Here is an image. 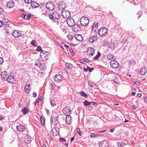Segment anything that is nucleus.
<instances>
[{
	"label": "nucleus",
	"mask_w": 147,
	"mask_h": 147,
	"mask_svg": "<svg viewBox=\"0 0 147 147\" xmlns=\"http://www.w3.org/2000/svg\"><path fill=\"white\" fill-rule=\"evenodd\" d=\"M9 75L7 72L4 71L1 73V77L2 80L3 81H7Z\"/></svg>",
	"instance_id": "obj_15"
},
{
	"label": "nucleus",
	"mask_w": 147,
	"mask_h": 147,
	"mask_svg": "<svg viewBox=\"0 0 147 147\" xmlns=\"http://www.w3.org/2000/svg\"><path fill=\"white\" fill-rule=\"evenodd\" d=\"M144 102H147V97H145L144 99Z\"/></svg>",
	"instance_id": "obj_62"
},
{
	"label": "nucleus",
	"mask_w": 147,
	"mask_h": 147,
	"mask_svg": "<svg viewBox=\"0 0 147 147\" xmlns=\"http://www.w3.org/2000/svg\"><path fill=\"white\" fill-rule=\"evenodd\" d=\"M142 96V94L141 93H138L137 94V97L139 98H140Z\"/></svg>",
	"instance_id": "obj_57"
},
{
	"label": "nucleus",
	"mask_w": 147,
	"mask_h": 147,
	"mask_svg": "<svg viewBox=\"0 0 147 147\" xmlns=\"http://www.w3.org/2000/svg\"><path fill=\"white\" fill-rule=\"evenodd\" d=\"M48 16L52 20H58L61 17L60 14L56 11L53 12L52 14H49Z\"/></svg>",
	"instance_id": "obj_2"
},
{
	"label": "nucleus",
	"mask_w": 147,
	"mask_h": 147,
	"mask_svg": "<svg viewBox=\"0 0 147 147\" xmlns=\"http://www.w3.org/2000/svg\"><path fill=\"white\" fill-rule=\"evenodd\" d=\"M92 30L93 32L96 33L97 32H98L99 30L98 28H94V29H93V28H92Z\"/></svg>",
	"instance_id": "obj_44"
},
{
	"label": "nucleus",
	"mask_w": 147,
	"mask_h": 147,
	"mask_svg": "<svg viewBox=\"0 0 147 147\" xmlns=\"http://www.w3.org/2000/svg\"><path fill=\"white\" fill-rule=\"evenodd\" d=\"M89 22L88 18L86 17H82L80 19V24L83 26H86L87 25Z\"/></svg>",
	"instance_id": "obj_3"
},
{
	"label": "nucleus",
	"mask_w": 147,
	"mask_h": 147,
	"mask_svg": "<svg viewBox=\"0 0 147 147\" xmlns=\"http://www.w3.org/2000/svg\"><path fill=\"white\" fill-rule=\"evenodd\" d=\"M46 7L49 10H53L55 7V6L53 3L52 2L47 3L46 4Z\"/></svg>",
	"instance_id": "obj_8"
},
{
	"label": "nucleus",
	"mask_w": 147,
	"mask_h": 147,
	"mask_svg": "<svg viewBox=\"0 0 147 147\" xmlns=\"http://www.w3.org/2000/svg\"><path fill=\"white\" fill-rule=\"evenodd\" d=\"M40 120L41 124L42 125H44L45 124V118L43 116H40Z\"/></svg>",
	"instance_id": "obj_29"
},
{
	"label": "nucleus",
	"mask_w": 147,
	"mask_h": 147,
	"mask_svg": "<svg viewBox=\"0 0 147 147\" xmlns=\"http://www.w3.org/2000/svg\"><path fill=\"white\" fill-rule=\"evenodd\" d=\"M111 67L114 68H117L119 66V63L115 60L112 61L110 62Z\"/></svg>",
	"instance_id": "obj_13"
},
{
	"label": "nucleus",
	"mask_w": 147,
	"mask_h": 147,
	"mask_svg": "<svg viewBox=\"0 0 147 147\" xmlns=\"http://www.w3.org/2000/svg\"><path fill=\"white\" fill-rule=\"evenodd\" d=\"M50 103L52 106H54L55 105V101L53 100H51L50 101Z\"/></svg>",
	"instance_id": "obj_45"
},
{
	"label": "nucleus",
	"mask_w": 147,
	"mask_h": 147,
	"mask_svg": "<svg viewBox=\"0 0 147 147\" xmlns=\"http://www.w3.org/2000/svg\"><path fill=\"white\" fill-rule=\"evenodd\" d=\"M91 104H92V105L94 106L95 107H97V104L94 102H91Z\"/></svg>",
	"instance_id": "obj_47"
},
{
	"label": "nucleus",
	"mask_w": 147,
	"mask_h": 147,
	"mask_svg": "<svg viewBox=\"0 0 147 147\" xmlns=\"http://www.w3.org/2000/svg\"><path fill=\"white\" fill-rule=\"evenodd\" d=\"M12 35L15 37H18L21 35V32L18 30H14L12 33Z\"/></svg>",
	"instance_id": "obj_17"
},
{
	"label": "nucleus",
	"mask_w": 147,
	"mask_h": 147,
	"mask_svg": "<svg viewBox=\"0 0 147 147\" xmlns=\"http://www.w3.org/2000/svg\"><path fill=\"white\" fill-rule=\"evenodd\" d=\"M108 48L113 50L115 48V44L113 42L111 43L108 45Z\"/></svg>",
	"instance_id": "obj_28"
},
{
	"label": "nucleus",
	"mask_w": 147,
	"mask_h": 147,
	"mask_svg": "<svg viewBox=\"0 0 147 147\" xmlns=\"http://www.w3.org/2000/svg\"><path fill=\"white\" fill-rule=\"evenodd\" d=\"M3 61V59L2 58L0 57V65L1 64Z\"/></svg>",
	"instance_id": "obj_59"
},
{
	"label": "nucleus",
	"mask_w": 147,
	"mask_h": 147,
	"mask_svg": "<svg viewBox=\"0 0 147 147\" xmlns=\"http://www.w3.org/2000/svg\"><path fill=\"white\" fill-rule=\"evenodd\" d=\"M67 37L68 38V39L70 40H71L73 38V36L70 34H69L67 35Z\"/></svg>",
	"instance_id": "obj_43"
},
{
	"label": "nucleus",
	"mask_w": 147,
	"mask_h": 147,
	"mask_svg": "<svg viewBox=\"0 0 147 147\" xmlns=\"http://www.w3.org/2000/svg\"><path fill=\"white\" fill-rule=\"evenodd\" d=\"M62 112L64 115L67 116L71 113V110L70 107H67L63 109Z\"/></svg>",
	"instance_id": "obj_10"
},
{
	"label": "nucleus",
	"mask_w": 147,
	"mask_h": 147,
	"mask_svg": "<svg viewBox=\"0 0 147 147\" xmlns=\"http://www.w3.org/2000/svg\"><path fill=\"white\" fill-rule=\"evenodd\" d=\"M72 26H73L72 28L73 31L74 32H77L81 30L80 26L78 24H74Z\"/></svg>",
	"instance_id": "obj_16"
},
{
	"label": "nucleus",
	"mask_w": 147,
	"mask_h": 147,
	"mask_svg": "<svg viewBox=\"0 0 147 147\" xmlns=\"http://www.w3.org/2000/svg\"><path fill=\"white\" fill-rule=\"evenodd\" d=\"M51 124L52 125L54 124L56 125L57 127L59 126V118L57 117H51L50 119Z\"/></svg>",
	"instance_id": "obj_4"
},
{
	"label": "nucleus",
	"mask_w": 147,
	"mask_h": 147,
	"mask_svg": "<svg viewBox=\"0 0 147 147\" xmlns=\"http://www.w3.org/2000/svg\"><path fill=\"white\" fill-rule=\"evenodd\" d=\"M31 5L32 8H36L37 7V3L35 1L31 2Z\"/></svg>",
	"instance_id": "obj_35"
},
{
	"label": "nucleus",
	"mask_w": 147,
	"mask_h": 147,
	"mask_svg": "<svg viewBox=\"0 0 147 147\" xmlns=\"http://www.w3.org/2000/svg\"><path fill=\"white\" fill-rule=\"evenodd\" d=\"M108 32V30L105 27L101 28L98 30V34L101 36H104L106 35Z\"/></svg>",
	"instance_id": "obj_5"
},
{
	"label": "nucleus",
	"mask_w": 147,
	"mask_h": 147,
	"mask_svg": "<svg viewBox=\"0 0 147 147\" xmlns=\"http://www.w3.org/2000/svg\"><path fill=\"white\" fill-rule=\"evenodd\" d=\"M66 21L68 25L70 27L74 26L75 22L74 19L72 18H70L67 19Z\"/></svg>",
	"instance_id": "obj_9"
},
{
	"label": "nucleus",
	"mask_w": 147,
	"mask_h": 147,
	"mask_svg": "<svg viewBox=\"0 0 147 147\" xmlns=\"http://www.w3.org/2000/svg\"><path fill=\"white\" fill-rule=\"evenodd\" d=\"M65 5L64 3L62 2L60 3L58 5V7L60 10H62L65 9Z\"/></svg>",
	"instance_id": "obj_22"
},
{
	"label": "nucleus",
	"mask_w": 147,
	"mask_h": 147,
	"mask_svg": "<svg viewBox=\"0 0 147 147\" xmlns=\"http://www.w3.org/2000/svg\"><path fill=\"white\" fill-rule=\"evenodd\" d=\"M80 93V95L83 97L86 98L88 96L83 91L81 92Z\"/></svg>",
	"instance_id": "obj_38"
},
{
	"label": "nucleus",
	"mask_w": 147,
	"mask_h": 147,
	"mask_svg": "<svg viewBox=\"0 0 147 147\" xmlns=\"http://www.w3.org/2000/svg\"><path fill=\"white\" fill-rule=\"evenodd\" d=\"M37 5H38L37 6V8L38 7V9H42V8L44 7V6H39V5L38 3H37Z\"/></svg>",
	"instance_id": "obj_52"
},
{
	"label": "nucleus",
	"mask_w": 147,
	"mask_h": 147,
	"mask_svg": "<svg viewBox=\"0 0 147 147\" xmlns=\"http://www.w3.org/2000/svg\"><path fill=\"white\" fill-rule=\"evenodd\" d=\"M29 84H26L24 87V90L25 92L27 94H28L30 90Z\"/></svg>",
	"instance_id": "obj_23"
},
{
	"label": "nucleus",
	"mask_w": 147,
	"mask_h": 147,
	"mask_svg": "<svg viewBox=\"0 0 147 147\" xmlns=\"http://www.w3.org/2000/svg\"><path fill=\"white\" fill-rule=\"evenodd\" d=\"M16 128L17 131L20 132H23L25 129L24 126L21 125L17 126Z\"/></svg>",
	"instance_id": "obj_20"
},
{
	"label": "nucleus",
	"mask_w": 147,
	"mask_h": 147,
	"mask_svg": "<svg viewBox=\"0 0 147 147\" xmlns=\"http://www.w3.org/2000/svg\"><path fill=\"white\" fill-rule=\"evenodd\" d=\"M113 82L116 83H118V80L117 79H115L113 80Z\"/></svg>",
	"instance_id": "obj_64"
},
{
	"label": "nucleus",
	"mask_w": 147,
	"mask_h": 147,
	"mask_svg": "<svg viewBox=\"0 0 147 147\" xmlns=\"http://www.w3.org/2000/svg\"><path fill=\"white\" fill-rule=\"evenodd\" d=\"M37 96V94L35 92L33 93V96L34 97H36Z\"/></svg>",
	"instance_id": "obj_63"
},
{
	"label": "nucleus",
	"mask_w": 147,
	"mask_h": 147,
	"mask_svg": "<svg viewBox=\"0 0 147 147\" xmlns=\"http://www.w3.org/2000/svg\"><path fill=\"white\" fill-rule=\"evenodd\" d=\"M42 51V49L41 47L40 46L37 47V51Z\"/></svg>",
	"instance_id": "obj_49"
},
{
	"label": "nucleus",
	"mask_w": 147,
	"mask_h": 147,
	"mask_svg": "<svg viewBox=\"0 0 147 147\" xmlns=\"http://www.w3.org/2000/svg\"><path fill=\"white\" fill-rule=\"evenodd\" d=\"M95 135L94 134H92L90 135V137L91 138H94L95 137Z\"/></svg>",
	"instance_id": "obj_55"
},
{
	"label": "nucleus",
	"mask_w": 147,
	"mask_h": 147,
	"mask_svg": "<svg viewBox=\"0 0 147 147\" xmlns=\"http://www.w3.org/2000/svg\"><path fill=\"white\" fill-rule=\"evenodd\" d=\"M64 46L67 48V50L68 51V49L70 48L69 46L68 45L66 44H64Z\"/></svg>",
	"instance_id": "obj_53"
},
{
	"label": "nucleus",
	"mask_w": 147,
	"mask_h": 147,
	"mask_svg": "<svg viewBox=\"0 0 147 147\" xmlns=\"http://www.w3.org/2000/svg\"><path fill=\"white\" fill-rule=\"evenodd\" d=\"M26 15L22 14V17L24 19H25L26 18Z\"/></svg>",
	"instance_id": "obj_61"
},
{
	"label": "nucleus",
	"mask_w": 147,
	"mask_h": 147,
	"mask_svg": "<svg viewBox=\"0 0 147 147\" xmlns=\"http://www.w3.org/2000/svg\"><path fill=\"white\" fill-rule=\"evenodd\" d=\"M108 143L106 140L103 141L101 142L99 144L100 147H108Z\"/></svg>",
	"instance_id": "obj_19"
},
{
	"label": "nucleus",
	"mask_w": 147,
	"mask_h": 147,
	"mask_svg": "<svg viewBox=\"0 0 147 147\" xmlns=\"http://www.w3.org/2000/svg\"><path fill=\"white\" fill-rule=\"evenodd\" d=\"M59 141L61 142H66V140L64 138H61L59 139Z\"/></svg>",
	"instance_id": "obj_50"
},
{
	"label": "nucleus",
	"mask_w": 147,
	"mask_h": 147,
	"mask_svg": "<svg viewBox=\"0 0 147 147\" xmlns=\"http://www.w3.org/2000/svg\"><path fill=\"white\" fill-rule=\"evenodd\" d=\"M62 15L63 17L66 19H68L71 16V12L69 11L68 10H63L62 11Z\"/></svg>",
	"instance_id": "obj_6"
},
{
	"label": "nucleus",
	"mask_w": 147,
	"mask_h": 147,
	"mask_svg": "<svg viewBox=\"0 0 147 147\" xmlns=\"http://www.w3.org/2000/svg\"><path fill=\"white\" fill-rule=\"evenodd\" d=\"M77 131L78 133L79 134V135L80 136H81L82 132L81 131H80V128H78L77 129Z\"/></svg>",
	"instance_id": "obj_46"
},
{
	"label": "nucleus",
	"mask_w": 147,
	"mask_h": 147,
	"mask_svg": "<svg viewBox=\"0 0 147 147\" xmlns=\"http://www.w3.org/2000/svg\"><path fill=\"white\" fill-rule=\"evenodd\" d=\"M94 69L93 68H91L88 67L86 69H85V68H84V71L86 72H87L88 71H89L90 72H91Z\"/></svg>",
	"instance_id": "obj_34"
},
{
	"label": "nucleus",
	"mask_w": 147,
	"mask_h": 147,
	"mask_svg": "<svg viewBox=\"0 0 147 147\" xmlns=\"http://www.w3.org/2000/svg\"><path fill=\"white\" fill-rule=\"evenodd\" d=\"M125 145V144L123 142H120V146H124Z\"/></svg>",
	"instance_id": "obj_56"
},
{
	"label": "nucleus",
	"mask_w": 147,
	"mask_h": 147,
	"mask_svg": "<svg viewBox=\"0 0 147 147\" xmlns=\"http://www.w3.org/2000/svg\"><path fill=\"white\" fill-rule=\"evenodd\" d=\"M83 104L84 106H90L91 105V102H89L87 100H85L83 102Z\"/></svg>",
	"instance_id": "obj_30"
},
{
	"label": "nucleus",
	"mask_w": 147,
	"mask_h": 147,
	"mask_svg": "<svg viewBox=\"0 0 147 147\" xmlns=\"http://www.w3.org/2000/svg\"><path fill=\"white\" fill-rule=\"evenodd\" d=\"M76 39L79 41H81L83 40V38L82 36L80 34H76L75 36Z\"/></svg>",
	"instance_id": "obj_25"
},
{
	"label": "nucleus",
	"mask_w": 147,
	"mask_h": 147,
	"mask_svg": "<svg viewBox=\"0 0 147 147\" xmlns=\"http://www.w3.org/2000/svg\"><path fill=\"white\" fill-rule=\"evenodd\" d=\"M65 66L66 68L69 69H71L73 67L72 65L70 63H66Z\"/></svg>",
	"instance_id": "obj_32"
},
{
	"label": "nucleus",
	"mask_w": 147,
	"mask_h": 147,
	"mask_svg": "<svg viewBox=\"0 0 147 147\" xmlns=\"http://www.w3.org/2000/svg\"><path fill=\"white\" fill-rule=\"evenodd\" d=\"M113 57V55L111 54H109L107 56V58L109 60H111Z\"/></svg>",
	"instance_id": "obj_40"
},
{
	"label": "nucleus",
	"mask_w": 147,
	"mask_h": 147,
	"mask_svg": "<svg viewBox=\"0 0 147 147\" xmlns=\"http://www.w3.org/2000/svg\"><path fill=\"white\" fill-rule=\"evenodd\" d=\"M14 3L13 1L8 2L7 4V6L9 8H12L14 5Z\"/></svg>",
	"instance_id": "obj_27"
},
{
	"label": "nucleus",
	"mask_w": 147,
	"mask_h": 147,
	"mask_svg": "<svg viewBox=\"0 0 147 147\" xmlns=\"http://www.w3.org/2000/svg\"><path fill=\"white\" fill-rule=\"evenodd\" d=\"M146 72V69L145 67H142L140 71V73L141 75H144Z\"/></svg>",
	"instance_id": "obj_26"
},
{
	"label": "nucleus",
	"mask_w": 147,
	"mask_h": 147,
	"mask_svg": "<svg viewBox=\"0 0 147 147\" xmlns=\"http://www.w3.org/2000/svg\"><path fill=\"white\" fill-rule=\"evenodd\" d=\"M72 120L71 116L69 115H67L65 118L66 122L68 124L71 123Z\"/></svg>",
	"instance_id": "obj_21"
},
{
	"label": "nucleus",
	"mask_w": 147,
	"mask_h": 147,
	"mask_svg": "<svg viewBox=\"0 0 147 147\" xmlns=\"http://www.w3.org/2000/svg\"><path fill=\"white\" fill-rule=\"evenodd\" d=\"M36 42V40H32V41L31 42V44L32 45L36 47L37 46V44Z\"/></svg>",
	"instance_id": "obj_39"
},
{
	"label": "nucleus",
	"mask_w": 147,
	"mask_h": 147,
	"mask_svg": "<svg viewBox=\"0 0 147 147\" xmlns=\"http://www.w3.org/2000/svg\"><path fill=\"white\" fill-rule=\"evenodd\" d=\"M22 112L24 114H26L28 112V109L27 107L24 108L22 109Z\"/></svg>",
	"instance_id": "obj_33"
},
{
	"label": "nucleus",
	"mask_w": 147,
	"mask_h": 147,
	"mask_svg": "<svg viewBox=\"0 0 147 147\" xmlns=\"http://www.w3.org/2000/svg\"><path fill=\"white\" fill-rule=\"evenodd\" d=\"M7 81L12 84L15 83V79L14 76H13L12 74H10L8 78Z\"/></svg>",
	"instance_id": "obj_11"
},
{
	"label": "nucleus",
	"mask_w": 147,
	"mask_h": 147,
	"mask_svg": "<svg viewBox=\"0 0 147 147\" xmlns=\"http://www.w3.org/2000/svg\"><path fill=\"white\" fill-rule=\"evenodd\" d=\"M99 23L97 22H94L93 23L92 25V28H93V29L94 28H98V26Z\"/></svg>",
	"instance_id": "obj_36"
},
{
	"label": "nucleus",
	"mask_w": 147,
	"mask_h": 147,
	"mask_svg": "<svg viewBox=\"0 0 147 147\" xmlns=\"http://www.w3.org/2000/svg\"><path fill=\"white\" fill-rule=\"evenodd\" d=\"M3 25V23L2 21L0 20V28Z\"/></svg>",
	"instance_id": "obj_58"
},
{
	"label": "nucleus",
	"mask_w": 147,
	"mask_h": 147,
	"mask_svg": "<svg viewBox=\"0 0 147 147\" xmlns=\"http://www.w3.org/2000/svg\"><path fill=\"white\" fill-rule=\"evenodd\" d=\"M68 50H69L70 53L71 54H72V53H73V50H72V49L69 48L68 49Z\"/></svg>",
	"instance_id": "obj_54"
},
{
	"label": "nucleus",
	"mask_w": 147,
	"mask_h": 147,
	"mask_svg": "<svg viewBox=\"0 0 147 147\" xmlns=\"http://www.w3.org/2000/svg\"><path fill=\"white\" fill-rule=\"evenodd\" d=\"M31 138L30 136L28 135H26L25 136L24 142L25 143L28 144L31 142Z\"/></svg>",
	"instance_id": "obj_18"
},
{
	"label": "nucleus",
	"mask_w": 147,
	"mask_h": 147,
	"mask_svg": "<svg viewBox=\"0 0 147 147\" xmlns=\"http://www.w3.org/2000/svg\"><path fill=\"white\" fill-rule=\"evenodd\" d=\"M97 38V36L96 35H94L90 38L88 41L92 43L96 41Z\"/></svg>",
	"instance_id": "obj_24"
},
{
	"label": "nucleus",
	"mask_w": 147,
	"mask_h": 147,
	"mask_svg": "<svg viewBox=\"0 0 147 147\" xmlns=\"http://www.w3.org/2000/svg\"><path fill=\"white\" fill-rule=\"evenodd\" d=\"M59 127L56 125L54 126V129H52L50 131V133L51 135L55 136L59 135Z\"/></svg>",
	"instance_id": "obj_7"
},
{
	"label": "nucleus",
	"mask_w": 147,
	"mask_h": 147,
	"mask_svg": "<svg viewBox=\"0 0 147 147\" xmlns=\"http://www.w3.org/2000/svg\"><path fill=\"white\" fill-rule=\"evenodd\" d=\"M9 24H6L5 23H4V24H3V25L4 26L5 29V30H6V28H9Z\"/></svg>",
	"instance_id": "obj_42"
},
{
	"label": "nucleus",
	"mask_w": 147,
	"mask_h": 147,
	"mask_svg": "<svg viewBox=\"0 0 147 147\" xmlns=\"http://www.w3.org/2000/svg\"><path fill=\"white\" fill-rule=\"evenodd\" d=\"M87 55L90 57L92 56L94 53V50L92 47H89L87 49Z\"/></svg>",
	"instance_id": "obj_12"
},
{
	"label": "nucleus",
	"mask_w": 147,
	"mask_h": 147,
	"mask_svg": "<svg viewBox=\"0 0 147 147\" xmlns=\"http://www.w3.org/2000/svg\"><path fill=\"white\" fill-rule=\"evenodd\" d=\"M101 54L99 52H98L96 56L94 58V59L95 60H97L99 57L100 56Z\"/></svg>",
	"instance_id": "obj_37"
},
{
	"label": "nucleus",
	"mask_w": 147,
	"mask_h": 147,
	"mask_svg": "<svg viewBox=\"0 0 147 147\" xmlns=\"http://www.w3.org/2000/svg\"><path fill=\"white\" fill-rule=\"evenodd\" d=\"M49 55V53L43 51L41 52L40 54V57L42 59L41 61L38 60L37 61V67L39 68L40 70H43L45 69V65L43 63L42 61H46L47 59L48 56Z\"/></svg>",
	"instance_id": "obj_1"
},
{
	"label": "nucleus",
	"mask_w": 147,
	"mask_h": 147,
	"mask_svg": "<svg viewBox=\"0 0 147 147\" xmlns=\"http://www.w3.org/2000/svg\"><path fill=\"white\" fill-rule=\"evenodd\" d=\"M3 22H4V23H8V24H10V22H9V20L5 18H3Z\"/></svg>",
	"instance_id": "obj_41"
},
{
	"label": "nucleus",
	"mask_w": 147,
	"mask_h": 147,
	"mask_svg": "<svg viewBox=\"0 0 147 147\" xmlns=\"http://www.w3.org/2000/svg\"><path fill=\"white\" fill-rule=\"evenodd\" d=\"M63 79L62 76L60 74L56 75L54 77V80L55 82H61Z\"/></svg>",
	"instance_id": "obj_14"
},
{
	"label": "nucleus",
	"mask_w": 147,
	"mask_h": 147,
	"mask_svg": "<svg viewBox=\"0 0 147 147\" xmlns=\"http://www.w3.org/2000/svg\"><path fill=\"white\" fill-rule=\"evenodd\" d=\"M136 63V61L135 60H130L128 62L129 64L131 65H135Z\"/></svg>",
	"instance_id": "obj_31"
},
{
	"label": "nucleus",
	"mask_w": 147,
	"mask_h": 147,
	"mask_svg": "<svg viewBox=\"0 0 147 147\" xmlns=\"http://www.w3.org/2000/svg\"><path fill=\"white\" fill-rule=\"evenodd\" d=\"M25 2L26 3H30L31 2V0H24Z\"/></svg>",
	"instance_id": "obj_48"
},
{
	"label": "nucleus",
	"mask_w": 147,
	"mask_h": 147,
	"mask_svg": "<svg viewBox=\"0 0 147 147\" xmlns=\"http://www.w3.org/2000/svg\"><path fill=\"white\" fill-rule=\"evenodd\" d=\"M44 98L42 96H40V97L38 98V100H39L40 101L42 100Z\"/></svg>",
	"instance_id": "obj_60"
},
{
	"label": "nucleus",
	"mask_w": 147,
	"mask_h": 147,
	"mask_svg": "<svg viewBox=\"0 0 147 147\" xmlns=\"http://www.w3.org/2000/svg\"><path fill=\"white\" fill-rule=\"evenodd\" d=\"M3 9L0 7V14L3 13Z\"/></svg>",
	"instance_id": "obj_51"
}]
</instances>
